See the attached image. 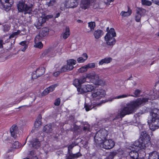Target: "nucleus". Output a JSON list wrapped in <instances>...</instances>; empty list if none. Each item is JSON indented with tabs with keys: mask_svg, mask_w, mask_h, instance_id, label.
<instances>
[{
	"mask_svg": "<svg viewBox=\"0 0 159 159\" xmlns=\"http://www.w3.org/2000/svg\"><path fill=\"white\" fill-rule=\"evenodd\" d=\"M50 56V48L47 49H45L42 53L41 57L42 58L48 57Z\"/></svg>",
	"mask_w": 159,
	"mask_h": 159,
	"instance_id": "30",
	"label": "nucleus"
},
{
	"mask_svg": "<svg viewBox=\"0 0 159 159\" xmlns=\"http://www.w3.org/2000/svg\"><path fill=\"white\" fill-rule=\"evenodd\" d=\"M90 2L89 0H84L83 2V4L85 6H88L90 4Z\"/></svg>",
	"mask_w": 159,
	"mask_h": 159,
	"instance_id": "53",
	"label": "nucleus"
},
{
	"mask_svg": "<svg viewBox=\"0 0 159 159\" xmlns=\"http://www.w3.org/2000/svg\"><path fill=\"white\" fill-rule=\"evenodd\" d=\"M104 34V32L102 30H95L93 33V35L95 38L98 39Z\"/></svg>",
	"mask_w": 159,
	"mask_h": 159,
	"instance_id": "21",
	"label": "nucleus"
},
{
	"mask_svg": "<svg viewBox=\"0 0 159 159\" xmlns=\"http://www.w3.org/2000/svg\"><path fill=\"white\" fill-rule=\"evenodd\" d=\"M50 125L48 124L45 125L43 128V131L47 133H50Z\"/></svg>",
	"mask_w": 159,
	"mask_h": 159,
	"instance_id": "38",
	"label": "nucleus"
},
{
	"mask_svg": "<svg viewBox=\"0 0 159 159\" xmlns=\"http://www.w3.org/2000/svg\"><path fill=\"white\" fill-rule=\"evenodd\" d=\"M15 36V34H14V33H12L11 34L10 36H9V39H11V38H13Z\"/></svg>",
	"mask_w": 159,
	"mask_h": 159,
	"instance_id": "62",
	"label": "nucleus"
},
{
	"mask_svg": "<svg viewBox=\"0 0 159 159\" xmlns=\"http://www.w3.org/2000/svg\"><path fill=\"white\" fill-rule=\"evenodd\" d=\"M82 56L84 57V59H86V60L88 58V55L86 53H83L82 54Z\"/></svg>",
	"mask_w": 159,
	"mask_h": 159,
	"instance_id": "57",
	"label": "nucleus"
},
{
	"mask_svg": "<svg viewBox=\"0 0 159 159\" xmlns=\"http://www.w3.org/2000/svg\"><path fill=\"white\" fill-rule=\"evenodd\" d=\"M87 68L86 67L85 65L82 67L81 68H80L78 70V71L80 73H83L84 72H86L87 70Z\"/></svg>",
	"mask_w": 159,
	"mask_h": 159,
	"instance_id": "41",
	"label": "nucleus"
},
{
	"mask_svg": "<svg viewBox=\"0 0 159 159\" xmlns=\"http://www.w3.org/2000/svg\"><path fill=\"white\" fill-rule=\"evenodd\" d=\"M75 145L74 143L69 145L68 147V152H72L71 149Z\"/></svg>",
	"mask_w": 159,
	"mask_h": 159,
	"instance_id": "45",
	"label": "nucleus"
},
{
	"mask_svg": "<svg viewBox=\"0 0 159 159\" xmlns=\"http://www.w3.org/2000/svg\"><path fill=\"white\" fill-rule=\"evenodd\" d=\"M70 35V31L68 27H66V31L62 34L63 38L64 39H66Z\"/></svg>",
	"mask_w": 159,
	"mask_h": 159,
	"instance_id": "32",
	"label": "nucleus"
},
{
	"mask_svg": "<svg viewBox=\"0 0 159 159\" xmlns=\"http://www.w3.org/2000/svg\"><path fill=\"white\" fill-rule=\"evenodd\" d=\"M56 0H50V6H55L56 5Z\"/></svg>",
	"mask_w": 159,
	"mask_h": 159,
	"instance_id": "54",
	"label": "nucleus"
},
{
	"mask_svg": "<svg viewBox=\"0 0 159 159\" xmlns=\"http://www.w3.org/2000/svg\"><path fill=\"white\" fill-rule=\"evenodd\" d=\"M86 81V78L83 76L80 78L79 79H75L74 80L73 84L76 87L80 86L82 84L85 83Z\"/></svg>",
	"mask_w": 159,
	"mask_h": 159,
	"instance_id": "12",
	"label": "nucleus"
},
{
	"mask_svg": "<svg viewBox=\"0 0 159 159\" xmlns=\"http://www.w3.org/2000/svg\"><path fill=\"white\" fill-rule=\"evenodd\" d=\"M42 118V116L40 114H39L37 117L36 120L34 123V126L35 128H38L42 125V124L41 121Z\"/></svg>",
	"mask_w": 159,
	"mask_h": 159,
	"instance_id": "19",
	"label": "nucleus"
},
{
	"mask_svg": "<svg viewBox=\"0 0 159 159\" xmlns=\"http://www.w3.org/2000/svg\"><path fill=\"white\" fill-rule=\"evenodd\" d=\"M45 71V68L43 67H41L37 69L36 70L34 71V72L37 74V75L39 77L43 75Z\"/></svg>",
	"mask_w": 159,
	"mask_h": 159,
	"instance_id": "25",
	"label": "nucleus"
},
{
	"mask_svg": "<svg viewBox=\"0 0 159 159\" xmlns=\"http://www.w3.org/2000/svg\"><path fill=\"white\" fill-rule=\"evenodd\" d=\"M150 138L149 135L146 133L141 134L138 140L135 141L131 145V147L133 149L129 153L131 158L133 159H137L139 156L137 152L140 150H145L150 144Z\"/></svg>",
	"mask_w": 159,
	"mask_h": 159,
	"instance_id": "2",
	"label": "nucleus"
},
{
	"mask_svg": "<svg viewBox=\"0 0 159 159\" xmlns=\"http://www.w3.org/2000/svg\"><path fill=\"white\" fill-rule=\"evenodd\" d=\"M34 47L35 48H39L41 49L43 48V44L42 42H34Z\"/></svg>",
	"mask_w": 159,
	"mask_h": 159,
	"instance_id": "33",
	"label": "nucleus"
},
{
	"mask_svg": "<svg viewBox=\"0 0 159 159\" xmlns=\"http://www.w3.org/2000/svg\"><path fill=\"white\" fill-rule=\"evenodd\" d=\"M43 37L40 34L37 35L34 38V42H42L43 40Z\"/></svg>",
	"mask_w": 159,
	"mask_h": 159,
	"instance_id": "34",
	"label": "nucleus"
},
{
	"mask_svg": "<svg viewBox=\"0 0 159 159\" xmlns=\"http://www.w3.org/2000/svg\"><path fill=\"white\" fill-rule=\"evenodd\" d=\"M13 0H5L3 4H1V6L6 11L9 10L13 4Z\"/></svg>",
	"mask_w": 159,
	"mask_h": 159,
	"instance_id": "11",
	"label": "nucleus"
},
{
	"mask_svg": "<svg viewBox=\"0 0 159 159\" xmlns=\"http://www.w3.org/2000/svg\"><path fill=\"white\" fill-rule=\"evenodd\" d=\"M148 159H159V155L158 152L154 151L149 154Z\"/></svg>",
	"mask_w": 159,
	"mask_h": 159,
	"instance_id": "22",
	"label": "nucleus"
},
{
	"mask_svg": "<svg viewBox=\"0 0 159 159\" xmlns=\"http://www.w3.org/2000/svg\"><path fill=\"white\" fill-rule=\"evenodd\" d=\"M21 31L20 30H17V31L13 32L15 36H16L19 34L20 33Z\"/></svg>",
	"mask_w": 159,
	"mask_h": 159,
	"instance_id": "59",
	"label": "nucleus"
},
{
	"mask_svg": "<svg viewBox=\"0 0 159 159\" xmlns=\"http://www.w3.org/2000/svg\"><path fill=\"white\" fill-rule=\"evenodd\" d=\"M91 96L93 98L100 99L105 96V93L104 90L100 89H94L93 90Z\"/></svg>",
	"mask_w": 159,
	"mask_h": 159,
	"instance_id": "8",
	"label": "nucleus"
},
{
	"mask_svg": "<svg viewBox=\"0 0 159 159\" xmlns=\"http://www.w3.org/2000/svg\"><path fill=\"white\" fill-rule=\"evenodd\" d=\"M3 30L5 32H8L10 29V26L8 24H5L3 25Z\"/></svg>",
	"mask_w": 159,
	"mask_h": 159,
	"instance_id": "37",
	"label": "nucleus"
},
{
	"mask_svg": "<svg viewBox=\"0 0 159 159\" xmlns=\"http://www.w3.org/2000/svg\"><path fill=\"white\" fill-rule=\"evenodd\" d=\"M150 129L154 131L159 127V118H151L148 120Z\"/></svg>",
	"mask_w": 159,
	"mask_h": 159,
	"instance_id": "6",
	"label": "nucleus"
},
{
	"mask_svg": "<svg viewBox=\"0 0 159 159\" xmlns=\"http://www.w3.org/2000/svg\"><path fill=\"white\" fill-rule=\"evenodd\" d=\"M24 159H30L29 158H24ZM30 159H38V158L37 157L35 156L34 157H32Z\"/></svg>",
	"mask_w": 159,
	"mask_h": 159,
	"instance_id": "63",
	"label": "nucleus"
},
{
	"mask_svg": "<svg viewBox=\"0 0 159 159\" xmlns=\"http://www.w3.org/2000/svg\"><path fill=\"white\" fill-rule=\"evenodd\" d=\"M88 27L90 28V30L87 31V33H89L94 30L95 27V23L94 22H90L88 23Z\"/></svg>",
	"mask_w": 159,
	"mask_h": 159,
	"instance_id": "31",
	"label": "nucleus"
},
{
	"mask_svg": "<svg viewBox=\"0 0 159 159\" xmlns=\"http://www.w3.org/2000/svg\"><path fill=\"white\" fill-rule=\"evenodd\" d=\"M66 4L67 8H74L78 5V3L75 0H66Z\"/></svg>",
	"mask_w": 159,
	"mask_h": 159,
	"instance_id": "14",
	"label": "nucleus"
},
{
	"mask_svg": "<svg viewBox=\"0 0 159 159\" xmlns=\"http://www.w3.org/2000/svg\"><path fill=\"white\" fill-rule=\"evenodd\" d=\"M86 78L91 79H94L98 80L99 79L98 75L94 71H92L87 75Z\"/></svg>",
	"mask_w": 159,
	"mask_h": 159,
	"instance_id": "20",
	"label": "nucleus"
},
{
	"mask_svg": "<svg viewBox=\"0 0 159 159\" xmlns=\"http://www.w3.org/2000/svg\"><path fill=\"white\" fill-rule=\"evenodd\" d=\"M39 77V76L37 75V74H36V73L34 72V71L33 72L31 76L32 79H36Z\"/></svg>",
	"mask_w": 159,
	"mask_h": 159,
	"instance_id": "52",
	"label": "nucleus"
},
{
	"mask_svg": "<svg viewBox=\"0 0 159 159\" xmlns=\"http://www.w3.org/2000/svg\"><path fill=\"white\" fill-rule=\"evenodd\" d=\"M54 17L55 18H56L58 17L60 15V13L59 12L55 14V15H54Z\"/></svg>",
	"mask_w": 159,
	"mask_h": 159,
	"instance_id": "61",
	"label": "nucleus"
},
{
	"mask_svg": "<svg viewBox=\"0 0 159 159\" xmlns=\"http://www.w3.org/2000/svg\"><path fill=\"white\" fill-rule=\"evenodd\" d=\"M103 147L106 149H109L113 148L115 145V142L111 139H106L103 142Z\"/></svg>",
	"mask_w": 159,
	"mask_h": 159,
	"instance_id": "9",
	"label": "nucleus"
},
{
	"mask_svg": "<svg viewBox=\"0 0 159 159\" xmlns=\"http://www.w3.org/2000/svg\"><path fill=\"white\" fill-rule=\"evenodd\" d=\"M17 8L19 12H24L25 14H31L32 11L31 7L25 4L23 0L20 1L17 4Z\"/></svg>",
	"mask_w": 159,
	"mask_h": 159,
	"instance_id": "4",
	"label": "nucleus"
},
{
	"mask_svg": "<svg viewBox=\"0 0 159 159\" xmlns=\"http://www.w3.org/2000/svg\"><path fill=\"white\" fill-rule=\"evenodd\" d=\"M141 92V91L138 89H136L134 92V94L135 95V96H134L135 97H139V95L140 94V93Z\"/></svg>",
	"mask_w": 159,
	"mask_h": 159,
	"instance_id": "47",
	"label": "nucleus"
},
{
	"mask_svg": "<svg viewBox=\"0 0 159 159\" xmlns=\"http://www.w3.org/2000/svg\"><path fill=\"white\" fill-rule=\"evenodd\" d=\"M134 96L132 95H128V93L127 94H123L121 95H119V96H116L115 97H113L112 98H110L109 99V100H107L105 102H108V101H112V100L114 99H120L121 98H124L127 97L128 96Z\"/></svg>",
	"mask_w": 159,
	"mask_h": 159,
	"instance_id": "24",
	"label": "nucleus"
},
{
	"mask_svg": "<svg viewBox=\"0 0 159 159\" xmlns=\"http://www.w3.org/2000/svg\"><path fill=\"white\" fill-rule=\"evenodd\" d=\"M60 99L59 98H58L56 99L54 103V105L56 106H59L60 103Z\"/></svg>",
	"mask_w": 159,
	"mask_h": 159,
	"instance_id": "51",
	"label": "nucleus"
},
{
	"mask_svg": "<svg viewBox=\"0 0 159 159\" xmlns=\"http://www.w3.org/2000/svg\"><path fill=\"white\" fill-rule=\"evenodd\" d=\"M49 29L47 27L43 28L40 31L39 34L42 36L45 37L48 34Z\"/></svg>",
	"mask_w": 159,
	"mask_h": 159,
	"instance_id": "28",
	"label": "nucleus"
},
{
	"mask_svg": "<svg viewBox=\"0 0 159 159\" xmlns=\"http://www.w3.org/2000/svg\"><path fill=\"white\" fill-rule=\"evenodd\" d=\"M112 59L111 57L105 58L102 59L99 62V65H102L104 63L108 64L112 61Z\"/></svg>",
	"mask_w": 159,
	"mask_h": 159,
	"instance_id": "27",
	"label": "nucleus"
},
{
	"mask_svg": "<svg viewBox=\"0 0 159 159\" xmlns=\"http://www.w3.org/2000/svg\"><path fill=\"white\" fill-rule=\"evenodd\" d=\"M58 84H56L52 85L50 86V92H52L54 90L55 88L58 86Z\"/></svg>",
	"mask_w": 159,
	"mask_h": 159,
	"instance_id": "50",
	"label": "nucleus"
},
{
	"mask_svg": "<svg viewBox=\"0 0 159 159\" xmlns=\"http://www.w3.org/2000/svg\"><path fill=\"white\" fill-rule=\"evenodd\" d=\"M29 146H31L34 148L38 149L40 146V142L38 139H33L32 141L29 142Z\"/></svg>",
	"mask_w": 159,
	"mask_h": 159,
	"instance_id": "15",
	"label": "nucleus"
},
{
	"mask_svg": "<svg viewBox=\"0 0 159 159\" xmlns=\"http://www.w3.org/2000/svg\"><path fill=\"white\" fill-rule=\"evenodd\" d=\"M60 73H61L60 72V70L56 72L53 73V75L54 76L56 77Z\"/></svg>",
	"mask_w": 159,
	"mask_h": 159,
	"instance_id": "58",
	"label": "nucleus"
},
{
	"mask_svg": "<svg viewBox=\"0 0 159 159\" xmlns=\"http://www.w3.org/2000/svg\"><path fill=\"white\" fill-rule=\"evenodd\" d=\"M50 18V15L41 17V19L39 20L38 22L35 25L36 28L39 29H40L43 26V25L45 23L47 20H48Z\"/></svg>",
	"mask_w": 159,
	"mask_h": 159,
	"instance_id": "10",
	"label": "nucleus"
},
{
	"mask_svg": "<svg viewBox=\"0 0 159 159\" xmlns=\"http://www.w3.org/2000/svg\"><path fill=\"white\" fill-rule=\"evenodd\" d=\"M90 130V125L88 124H85L83 127V130L85 131H89Z\"/></svg>",
	"mask_w": 159,
	"mask_h": 159,
	"instance_id": "43",
	"label": "nucleus"
},
{
	"mask_svg": "<svg viewBox=\"0 0 159 159\" xmlns=\"http://www.w3.org/2000/svg\"><path fill=\"white\" fill-rule=\"evenodd\" d=\"M66 65H65L63 66L61 69L60 71L61 73H62L64 72L68 71L67 69Z\"/></svg>",
	"mask_w": 159,
	"mask_h": 159,
	"instance_id": "49",
	"label": "nucleus"
},
{
	"mask_svg": "<svg viewBox=\"0 0 159 159\" xmlns=\"http://www.w3.org/2000/svg\"><path fill=\"white\" fill-rule=\"evenodd\" d=\"M12 146L14 148H19V143L18 141H15L12 144Z\"/></svg>",
	"mask_w": 159,
	"mask_h": 159,
	"instance_id": "46",
	"label": "nucleus"
},
{
	"mask_svg": "<svg viewBox=\"0 0 159 159\" xmlns=\"http://www.w3.org/2000/svg\"><path fill=\"white\" fill-rule=\"evenodd\" d=\"M148 100V99L147 98H139L135 101H133L126 104L119 110L115 118L112 119V120L117 119L120 118H122L126 115L134 113L137 108L141 105L147 102Z\"/></svg>",
	"mask_w": 159,
	"mask_h": 159,
	"instance_id": "1",
	"label": "nucleus"
},
{
	"mask_svg": "<svg viewBox=\"0 0 159 159\" xmlns=\"http://www.w3.org/2000/svg\"><path fill=\"white\" fill-rule=\"evenodd\" d=\"M117 154V152L116 151L111 152L107 157V159H113Z\"/></svg>",
	"mask_w": 159,
	"mask_h": 159,
	"instance_id": "35",
	"label": "nucleus"
},
{
	"mask_svg": "<svg viewBox=\"0 0 159 159\" xmlns=\"http://www.w3.org/2000/svg\"><path fill=\"white\" fill-rule=\"evenodd\" d=\"M86 60V59H84L82 57H80L77 59V61L79 63L83 62Z\"/></svg>",
	"mask_w": 159,
	"mask_h": 159,
	"instance_id": "48",
	"label": "nucleus"
},
{
	"mask_svg": "<svg viewBox=\"0 0 159 159\" xmlns=\"http://www.w3.org/2000/svg\"><path fill=\"white\" fill-rule=\"evenodd\" d=\"M81 156V154L80 152L75 154H73L72 152H67L66 156L65 159H74L78 158Z\"/></svg>",
	"mask_w": 159,
	"mask_h": 159,
	"instance_id": "16",
	"label": "nucleus"
},
{
	"mask_svg": "<svg viewBox=\"0 0 159 159\" xmlns=\"http://www.w3.org/2000/svg\"><path fill=\"white\" fill-rule=\"evenodd\" d=\"M28 47V45H26L24 46V47L21 49V51L23 52H25Z\"/></svg>",
	"mask_w": 159,
	"mask_h": 159,
	"instance_id": "60",
	"label": "nucleus"
},
{
	"mask_svg": "<svg viewBox=\"0 0 159 159\" xmlns=\"http://www.w3.org/2000/svg\"><path fill=\"white\" fill-rule=\"evenodd\" d=\"M159 113V110L156 108L153 109L150 113L151 118H159L158 113Z\"/></svg>",
	"mask_w": 159,
	"mask_h": 159,
	"instance_id": "23",
	"label": "nucleus"
},
{
	"mask_svg": "<svg viewBox=\"0 0 159 159\" xmlns=\"http://www.w3.org/2000/svg\"><path fill=\"white\" fill-rule=\"evenodd\" d=\"M107 131L105 129H101L97 132L94 137L95 142L101 143L106 139L107 135Z\"/></svg>",
	"mask_w": 159,
	"mask_h": 159,
	"instance_id": "5",
	"label": "nucleus"
},
{
	"mask_svg": "<svg viewBox=\"0 0 159 159\" xmlns=\"http://www.w3.org/2000/svg\"><path fill=\"white\" fill-rule=\"evenodd\" d=\"M50 92V86L45 89L41 93L42 96H43L47 94Z\"/></svg>",
	"mask_w": 159,
	"mask_h": 159,
	"instance_id": "40",
	"label": "nucleus"
},
{
	"mask_svg": "<svg viewBox=\"0 0 159 159\" xmlns=\"http://www.w3.org/2000/svg\"><path fill=\"white\" fill-rule=\"evenodd\" d=\"M77 22L78 23H81L83 22V21L80 20H77Z\"/></svg>",
	"mask_w": 159,
	"mask_h": 159,
	"instance_id": "64",
	"label": "nucleus"
},
{
	"mask_svg": "<svg viewBox=\"0 0 159 159\" xmlns=\"http://www.w3.org/2000/svg\"><path fill=\"white\" fill-rule=\"evenodd\" d=\"M116 36V34L113 28H111L105 36L107 44L108 45H112L115 44L116 40L114 38Z\"/></svg>",
	"mask_w": 159,
	"mask_h": 159,
	"instance_id": "3",
	"label": "nucleus"
},
{
	"mask_svg": "<svg viewBox=\"0 0 159 159\" xmlns=\"http://www.w3.org/2000/svg\"><path fill=\"white\" fill-rule=\"evenodd\" d=\"M26 41H24L20 42V43L19 44L22 46H24L26 45H27V44H26Z\"/></svg>",
	"mask_w": 159,
	"mask_h": 159,
	"instance_id": "55",
	"label": "nucleus"
},
{
	"mask_svg": "<svg viewBox=\"0 0 159 159\" xmlns=\"http://www.w3.org/2000/svg\"><path fill=\"white\" fill-rule=\"evenodd\" d=\"M131 13L132 10L130 9V8L128 7L127 11H122L120 12V15L122 17H124L129 16Z\"/></svg>",
	"mask_w": 159,
	"mask_h": 159,
	"instance_id": "26",
	"label": "nucleus"
},
{
	"mask_svg": "<svg viewBox=\"0 0 159 159\" xmlns=\"http://www.w3.org/2000/svg\"><path fill=\"white\" fill-rule=\"evenodd\" d=\"M10 131L11 136L15 139L17 137L18 132V127L16 125H13L11 128Z\"/></svg>",
	"mask_w": 159,
	"mask_h": 159,
	"instance_id": "17",
	"label": "nucleus"
},
{
	"mask_svg": "<svg viewBox=\"0 0 159 159\" xmlns=\"http://www.w3.org/2000/svg\"><path fill=\"white\" fill-rule=\"evenodd\" d=\"M141 3L143 5L147 6H150L152 4L151 1L147 0H142Z\"/></svg>",
	"mask_w": 159,
	"mask_h": 159,
	"instance_id": "36",
	"label": "nucleus"
},
{
	"mask_svg": "<svg viewBox=\"0 0 159 159\" xmlns=\"http://www.w3.org/2000/svg\"><path fill=\"white\" fill-rule=\"evenodd\" d=\"M94 89L93 86L92 85L88 84L83 85L80 87L77 88V91L80 94L92 91Z\"/></svg>",
	"mask_w": 159,
	"mask_h": 159,
	"instance_id": "7",
	"label": "nucleus"
},
{
	"mask_svg": "<svg viewBox=\"0 0 159 159\" xmlns=\"http://www.w3.org/2000/svg\"><path fill=\"white\" fill-rule=\"evenodd\" d=\"M136 11L138 14H140L142 16H143L145 15L146 12V11L145 9L142 7H137Z\"/></svg>",
	"mask_w": 159,
	"mask_h": 159,
	"instance_id": "29",
	"label": "nucleus"
},
{
	"mask_svg": "<svg viewBox=\"0 0 159 159\" xmlns=\"http://www.w3.org/2000/svg\"><path fill=\"white\" fill-rule=\"evenodd\" d=\"M85 66L87 68V69L93 68L95 67V65L94 63H91L87 64L85 65Z\"/></svg>",
	"mask_w": 159,
	"mask_h": 159,
	"instance_id": "44",
	"label": "nucleus"
},
{
	"mask_svg": "<svg viewBox=\"0 0 159 159\" xmlns=\"http://www.w3.org/2000/svg\"><path fill=\"white\" fill-rule=\"evenodd\" d=\"M42 118V116L40 114H39L37 117L36 120L34 123V126L35 128H38L42 125V124L41 121Z\"/></svg>",
	"mask_w": 159,
	"mask_h": 159,
	"instance_id": "18",
	"label": "nucleus"
},
{
	"mask_svg": "<svg viewBox=\"0 0 159 159\" xmlns=\"http://www.w3.org/2000/svg\"><path fill=\"white\" fill-rule=\"evenodd\" d=\"M140 14H138L136 12L135 14V20L137 22H139L140 21L141 18L142 16Z\"/></svg>",
	"mask_w": 159,
	"mask_h": 159,
	"instance_id": "39",
	"label": "nucleus"
},
{
	"mask_svg": "<svg viewBox=\"0 0 159 159\" xmlns=\"http://www.w3.org/2000/svg\"><path fill=\"white\" fill-rule=\"evenodd\" d=\"M84 107L85 108V110L86 111H88L92 109L94 107V106L93 105H91L88 104H85Z\"/></svg>",
	"mask_w": 159,
	"mask_h": 159,
	"instance_id": "42",
	"label": "nucleus"
},
{
	"mask_svg": "<svg viewBox=\"0 0 159 159\" xmlns=\"http://www.w3.org/2000/svg\"><path fill=\"white\" fill-rule=\"evenodd\" d=\"M76 61L70 59L67 61V65H66L68 71L72 70L74 68L73 66L76 63Z\"/></svg>",
	"mask_w": 159,
	"mask_h": 159,
	"instance_id": "13",
	"label": "nucleus"
},
{
	"mask_svg": "<svg viewBox=\"0 0 159 159\" xmlns=\"http://www.w3.org/2000/svg\"><path fill=\"white\" fill-rule=\"evenodd\" d=\"M154 4L159 6V0H152Z\"/></svg>",
	"mask_w": 159,
	"mask_h": 159,
	"instance_id": "56",
	"label": "nucleus"
}]
</instances>
